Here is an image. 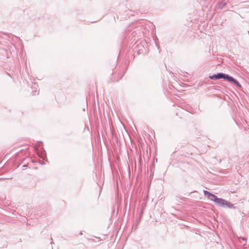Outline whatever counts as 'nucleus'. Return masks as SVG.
<instances>
[{
    "mask_svg": "<svg viewBox=\"0 0 249 249\" xmlns=\"http://www.w3.org/2000/svg\"><path fill=\"white\" fill-rule=\"evenodd\" d=\"M137 47L138 49H139L138 50V52L137 53L138 54H140L141 53V51H142V50L144 49V47L143 45H142V44H137Z\"/></svg>",
    "mask_w": 249,
    "mask_h": 249,
    "instance_id": "39448f33",
    "label": "nucleus"
},
{
    "mask_svg": "<svg viewBox=\"0 0 249 249\" xmlns=\"http://www.w3.org/2000/svg\"><path fill=\"white\" fill-rule=\"evenodd\" d=\"M229 75L223 72H219L216 74L209 76V78L212 80H218L223 79L225 81H227Z\"/></svg>",
    "mask_w": 249,
    "mask_h": 249,
    "instance_id": "f03ea898",
    "label": "nucleus"
},
{
    "mask_svg": "<svg viewBox=\"0 0 249 249\" xmlns=\"http://www.w3.org/2000/svg\"><path fill=\"white\" fill-rule=\"evenodd\" d=\"M204 196L209 199L213 201L217 206L222 207H227L231 209H235L234 205L231 202L221 198H218L215 195L207 190H203Z\"/></svg>",
    "mask_w": 249,
    "mask_h": 249,
    "instance_id": "f257e3e1",
    "label": "nucleus"
},
{
    "mask_svg": "<svg viewBox=\"0 0 249 249\" xmlns=\"http://www.w3.org/2000/svg\"><path fill=\"white\" fill-rule=\"evenodd\" d=\"M227 81L229 82L230 83L234 84L238 88L240 89L242 88V86L239 83V82L236 79H235V78H234L233 77L231 76L230 75Z\"/></svg>",
    "mask_w": 249,
    "mask_h": 249,
    "instance_id": "20e7f679",
    "label": "nucleus"
},
{
    "mask_svg": "<svg viewBox=\"0 0 249 249\" xmlns=\"http://www.w3.org/2000/svg\"><path fill=\"white\" fill-rule=\"evenodd\" d=\"M80 234H82V232H80Z\"/></svg>",
    "mask_w": 249,
    "mask_h": 249,
    "instance_id": "0eeeda50",
    "label": "nucleus"
},
{
    "mask_svg": "<svg viewBox=\"0 0 249 249\" xmlns=\"http://www.w3.org/2000/svg\"><path fill=\"white\" fill-rule=\"evenodd\" d=\"M227 81L229 82L230 83L234 84L238 88L240 89L242 88V86L239 83V82L236 79H235V78H234L233 77L231 76L230 75Z\"/></svg>",
    "mask_w": 249,
    "mask_h": 249,
    "instance_id": "7ed1b4c3",
    "label": "nucleus"
},
{
    "mask_svg": "<svg viewBox=\"0 0 249 249\" xmlns=\"http://www.w3.org/2000/svg\"><path fill=\"white\" fill-rule=\"evenodd\" d=\"M248 33L249 34V31H248Z\"/></svg>",
    "mask_w": 249,
    "mask_h": 249,
    "instance_id": "6e6552de",
    "label": "nucleus"
},
{
    "mask_svg": "<svg viewBox=\"0 0 249 249\" xmlns=\"http://www.w3.org/2000/svg\"><path fill=\"white\" fill-rule=\"evenodd\" d=\"M218 8L221 9L224 8L226 5V3L223 2H218Z\"/></svg>",
    "mask_w": 249,
    "mask_h": 249,
    "instance_id": "423d86ee",
    "label": "nucleus"
}]
</instances>
